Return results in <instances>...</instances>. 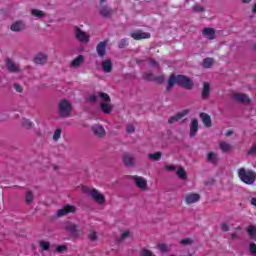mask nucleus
Here are the masks:
<instances>
[{"mask_svg":"<svg viewBox=\"0 0 256 256\" xmlns=\"http://www.w3.org/2000/svg\"><path fill=\"white\" fill-rule=\"evenodd\" d=\"M130 179H134L136 187L142 191H147V180L141 176H128Z\"/></svg>","mask_w":256,"mask_h":256,"instance_id":"nucleus-7","label":"nucleus"},{"mask_svg":"<svg viewBox=\"0 0 256 256\" xmlns=\"http://www.w3.org/2000/svg\"><path fill=\"white\" fill-rule=\"evenodd\" d=\"M75 38L80 41V43H89V34L81 30L78 26L74 27Z\"/></svg>","mask_w":256,"mask_h":256,"instance_id":"nucleus-4","label":"nucleus"},{"mask_svg":"<svg viewBox=\"0 0 256 256\" xmlns=\"http://www.w3.org/2000/svg\"><path fill=\"white\" fill-rule=\"evenodd\" d=\"M77 227H79L77 224H67L65 230L69 231L72 235H75L77 233Z\"/></svg>","mask_w":256,"mask_h":256,"instance_id":"nucleus-30","label":"nucleus"},{"mask_svg":"<svg viewBox=\"0 0 256 256\" xmlns=\"http://www.w3.org/2000/svg\"><path fill=\"white\" fill-rule=\"evenodd\" d=\"M142 79H144V81H155V75L151 72H147L143 74Z\"/></svg>","mask_w":256,"mask_h":256,"instance_id":"nucleus-37","label":"nucleus"},{"mask_svg":"<svg viewBox=\"0 0 256 256\" xmlns=\"http://www.w3.org/2000/svg\"><path fill=\"white\" fill-rule=\"evenodd\" d=\"M208 163H212V165H217L219 163V159L217 158V154L214 152H209L207 155Z\"/></svg>","mask_w":256,"mask_h":256,"instance_id":"nucleus-27","label":"nucleus"},{"mask_svg":"<svg viewBox=\"0 0 256 256\" xmlns=\"http://www.w3.org/2000/svg\"><path fill=\"white\" fill-rule=\"evenodd\" d=\"M200 199L201 195L197 193H191L186 195L185 202L187 203V205H193V203H197V201H200Z\"/></svg>","mask_w":256,"mask_h":256,"instance_id":"nucleus-16","label":"nucleus"},{"mask_svg":"<svg viewBox=\"0 0 256 256\" xmlns=\"http://www.w3.org/2000/svg\"><path fill=\"white\" fill-rule=\"evenodd\" d=\"M175 85H178L179 87H182L187 91H191L195 87V83L193 82V80L183 74H171L169 76L166 86L167 93H171V89H173Z\"/></svg>","mask_w":256,"mask_h":256,"instance_id":"nucleus-1","label":"nucleus"},{"mask_svg":"<svg viewBox=\"0 0 256 256\" xmlns=\"http://www.w3.org/2000/svg\"><path fill=\"white\" fill-rule=\"evenodd\" d=\"M236 229H241V227H237Z\"/></svg>","mask_w":256,"mask_h":256,"instance_id":"nucleus-63","label":"nucleus"},{"mask_svg":"<svg viewBox=\"0 0 256 256\" xmlns=\"http://www.w3.org/2000/svg\"><path fill=\"white\" fill-rule=\"evenodd\" d=\"M13 87L15 89V91H17V93H21L23 91V86H21L20 84H13Z\"/></svg>","mask_w":256,"mask_h":256,"instance_id":"nucleus-50","label":"nucleus"},{"mask_svg":"<svg viewBox=\"0 0 256 256\" xmlns=\"http://www.w3.org/2000/svg\"><path fill=\"white\" fill-rule=\"evenodd\" d=\"M90 196L96 203H99V205H103L105 203V196L97 191V189H92L89 192Z\"/></svg>","mask_w":256,"mask_h":256,"instance_id":"nucleus-12","label":"nucleus"},{"mask_svg":"<svg viewBox=\"0 0 256 256\" xmlns=\"http://www.w3.org/2000/svg\"><path fill=\"white\" fill-rule=\"evenodd\" d=\"M165 169L166 171H176L177 167L175 165H166Z\"/></svg>","mask_w":256,"mask_h":256,"instance_id":"nucleus-53","label":"nucleus"},{"mask_svg":"<svg viewBox=\"0 0 256 256\" xmlns=\"http://www.w3.org/2000/svg\"><path fill=\"white\" fill-rule=\"evenodd\" d=\"M251 205H254V207H256V198L251 199Z\"/></svg>","mask_w":256,"mask_h":256,"instance_id":"nucleus-58","label":"nucleus"},{"mask_svg":"<svg viewBox=\"0 0 256 256\" xmlns=\"http://www.w3.org/2000/svg\"><path fill=\"white\" fill-rule=\"evenodd\" d=\"M140 256H156V255L153 254L151 250L143 248L140 250Z\"/></svg>","mask_w":256,"mask_h":256,"instance_id":"nucleus-40","label":"nucleus"},{"mask_svg":"<svg viewBox=\"0 0 256 256\" xmlns=\"http://www.w3.org/2000/svg\"><path fill=\"white\" fill-rule=\"evenodd\" d=\"M131 37L135 39V41H141V39H151V33L138 30L131 33Z\"/></svg>","mask_w":256,"mask_h":256,"instance_id":"nucleus-11","label":"nucleus"},{"mask_svg":"<svg viewBox=\"0 0 256 256\" xmlns=\"http://www.w3.org/2000/svg\"><path fill=\"white\" fill-rule=\"evenodd\" d=\"M238 177L246 185H253L256 180V173L253 170H246L245 168L238 169Z\"/></svg>","mask_w":256,"mask_h":256,"instance_id":"nucleus-2","label":"nucleus"},{"mask_svg":"<svg viewBox=\"0 0 256 256\" xmlns=\"http://www.w3.org/2000/svg\"><path fill=\"white\" fill-rule=\"evenodd\" d=\"M5 63L8 73H19L21 71V68L11 58H6Z\"/></svg>","mask_w":256,"mask_h":256,"instance_id":"nucleus-10","label":"nucleus"},{"mask_svg":"<svg viewBox=\"0 0 256 256\" xmlns=\"http://www.w3.org/2000/svg\"><path fill=\"white\" fill-rule=\"evenodd\" d=\"M220 149L223 151V153H227L228 151H231V144L227 142H221Z\"/></svg>","mask_w":256,"mask_h":256,"instance_id":"nucleus-33","label":"nucleus"},{"mask_svg":"<svg viewBox=\"0 0 256 256\" xmlns=\"http://www.w3.org/2000/svg\"><path fill=\"white\" fill-rule=\"evenodd\" d=\"M248 251H250L252 256H256V244L254 242L250 243Z\"/></svg>","mask_w":256,"mask_h":256,"instance_id":"nucleus-43","label":"nucleus"},{"mask_svg":"<svg viewBox=\"0 0 256 256\" xmlns=\"http://www.w3.org/2000/svg\"><path fill=\"white\" fill-rule=\"evenodd\" d=\"M39 245L42 248V251H49V249H51V243L45 240L40 241Z\"/></svg>","mask_w":256,"mask_h":256,"instance_id":"nucleus-34","label":"nucleus"},{"mask_svg":"<svg viewBox=\"0 0 256 256\" xmlns=\"http://www.w3.org/2000/svg\"><path fill=\"white\" fill-rule=\"evenodd\" d=\"M123 161L126 167H134L135 165V157L131 154H124Z\"/></svg>","mask_w":256,"mask_h":256,"instance_id":"nucleus-22","label":"nucleus"},{"mask_svg":"<svg viewBox=\"0 0 256 256\" xmlns=\"http://www.w3.org/2000/svg\"><path fill=\"white\" fill-rule=\"evenodd\" d=\"M98 56L103 59L107 55V41L99 42L96 46Z\"/></svg>","mask_w":256,"mask_h":256,"instance_id":"nucleus-14","label":"nucleus"},{"mask_svg":"<svg viewBox=\"0 0 256 256\" xmlns=\"http://www.w3.org/2000/svg\"><path fill=\"white\" fill-rule=\"evenodd\" d=\"M131 232L129 231H125L124 233L121 234L120 238L117 239V243H121V241H125V239H127V237H129Z\"/></svg>","mask_w":256,"mask_h":256,"instance_id":"nucleus-44","label":"nucleus"},{"mask_svg":"<svg viewBox=\"0 0 256 256\" xmlns=\"http://www.w3.org/2000/svg\"><path fill=\"white\" fill-rule=\"evenodd\" d=\"M231 135H233V131L232 130H228L226 132V137H231Z\"/></svg>","mask_w":256,"mask_h":256,"instance_id":"nucleus-57","label":"nucleus"},{"mask_svg":"<svg viewBox=\"0 0 256 256\" xmlns=\"http://www.w3.org/2000/svg\"><path fill=\"white\" fill-rule=\"evenodd\" d=\"M163 157V153L161 152H155L153 154H148V159H151V161H159Z\"/></svg>","mask_w":256,"mask_h":256,"instance_id":"nucleus-31","label":"nucleus"},{"mask_svg":"<svg viewBox=\"0 0 256 256\" xmlns=\"http://www.w3.org/2000/svg\"><path fill=\"white\" fill-rule=\"evenodd\" d=\"M127 133H135V126L128 125L126 128Z\"/></svg>","mask_w":256,"mask_h":256,"instance_id":"nucleus-54","label":"nucleus"},{"mask_svg":"<svg viewBox=\"0 0 256 256\" xmlns=\"http://www.w3.org/2000/svg\"><path fill=\"white\" fill-rule=\"evenodd\" d=\"M251 0H241L242 3L248 4Z\"/></svg>","mask_w":256,"mask_h":256,"instance_id":"nucleus-60","label":"nucleus"},{"mask_svg":"<svg viewBox=\"0 0 256 256\" xmlns=\"http://www.w3.org/2000/svg\"><path fill=\"white\" fill-rule=\"evenodd\" d=\"M248 155L256 157V144L250 148V150L248 151Z\"/></svg>","mask_w":256,"mask_h":256,"instance_id":"nucleus-52","label":"nucleus"},{"mask_svg":"<svg viewBox=\"0 0 256 256\" xmlns=\"http://www.w3.org/2000/svg\"><path fill=\"white\" fill-rule=\"evenodd\" d=\"M202 35L206 37V39H208L209 41H213V39H215L216 37L215 29L211 27H206L203 29Z\"/></svg>","mask_w":256,"mask_h":256,"instance_id":"nucleus-17","label":"nucleus"},{"mask_svg":"<svg viewBox=\"0 0 256 256\" xmlns=\"http://www.w3.org/2000/svg\"><path fill=\"white\" fill-rule=\"evenodd\" d=\"M188 114H189V110L185 109L182 112H179V113L175 114L174 116L170 117L168 119V123L170 125H173V123H177V121H180V119H183V117H185V115H188Z\"/></svg>","mask_w":256,"mask_h":256,"instance_id":"nucleus-15","label":"nucleus"},{"mask_svg":"<svg viewBox=\"0 0 256 256\" xmlns=\"http://www.w3.org/2000/svg\"><path fill=\"white\" fill-rule=\"evenodd\" d=\"M88 239L90 241H97L99 238L97 237V232L93 231L88 235Z\"/></svg>","mask_w":256,"mask_h":256,"instance_id":"nucleus-48","label":"nucleus"},{"mask_svg":"<svg viewBox=\"0 0 256 256\" xmlns=\"http://www.w3.org/2000/svg\"><path fill=\"white\" fill-rule=\"evenodd\" d=\"M154 81L156 83H158L159 85H163V83H165V76H163V75H160L157 77L154 76Z\"/></svg>","mask_w":256,"mask_h":256,"instance_id":"nucleus-45","label":"nucleus"},{"mask_svg":"<svg viewBox=\"0 0 256 256\" xmlns=\"http://www.w3.org/2000/svg\"><path fill=\"white\" fill-rule=\"evenodd\" d=\"M197 131H199V120L193 118L190 123V137H195Z\"/></svg>","mask_w":256,"mask_h":256,"instance_id":"nucleus-19","label":"nucleus"},{"mask_svg":"<svg viewBox=\"0 0 256 256\" xmlns=\"http://www.w3.org/2000/svg\"><path fill=\"white\" fill-rule=\"evenodd\" d=\"M75 211H77V207L67 204L62 209L57 211V217H65V215H69V213H75Z\"/></svg>","mask_w":256,"mask_h":256,"instance_id":"nucleus-8","label":"nucleus"},{"mask_svg":"<svg viewBox=\"0 0 256 256\" xmlns=\"http://www.w3.org/2000/svg\"><path fill=\"white\" fill-rule=\"evenodd\" d=\"M126 45H129V43H127V39L125 38L121 39L118 43L119 49H125Z\"/></svg>","mask_w":256,"mask_h":256,"instance_id":"nucleus-46","label":"nucleus"},{"mask_svg":"<svg viewBox=\"0 0 256 256\" xmlns=\"http://www.w3.org/2000/svg\"><path fill=\"white\" fill-rule=\"evenodd\" d=\"M73 110V105L67 101V99H63L59 102L58 105V113L61 119H67V117H71V111Z\"/></svg>","mask_w":256,"mask_h":256,"instance_id":"nucleus-3","label":"nucleus"},{"mask_svg":"<svg viewBox=\"0 0 256 256\" xmlns=\"http://www.w3.org/2000/svg\"><path fill=\"white\" fill-rule=\"evenodd\" d=\"M192 11H194V13H203V12H205V7L195 5L192 7Z\"/></svg>","mask_w":256,"mask_h":256,"instance_id":"nucleus-42","label":"nucleus"},{"mask_svg":"<svg viewBox=\"0 0 256 256\" xmlns=\"http://www.w3.org/2000/svg\"><path fill=\"white\" fill-rule=\"evenodd\" d=\"M85 62V56L83 55H78L72 62L71 66L72 67H81L82 63Z\"/></svg>","mask_w":256,"mask_h":256,"instance_id":"nucleus-25","label":"nucleus"},{"mask_svg":"<svg viewBox=\"0 0 256 256\" xmlns=\"http://www.w3.org/2000/svg\"><path fill=\"white\" fill-rule=\"evenodd\" d=\"M231 239H237V234L232 233V234H231Z\"/></svg>","mask_w":256,"mask_h":256,"instance_id":"nucleus-59","label":"nucleus"},{"mask_svg":"<svg viewBox=\"0 0 256 256\" xmlns=\"http://www.w3.org/2000/svg\"><path fill=\"white\" fill-rule=\"evenodd\" d=\"M101 67L103 73H111V71H113V61H111V59L103 60Z\"/></svg>","mask_w":256,"mask_h":256,"instance_id":"nucleus-18","label":"nucleus"},{"mask_svg":"<svg viewBox=\"0 0 256 256\" xmlns=\"http://www.w3.org/2000/svg\"><path fill=\"white\" fill-rule=\"evenodd\" d=\"M32 15H34V17H38L39 19H43V17H45V13L37 9L32 10Z\"/></svg>","mask_w":256,"mask_h":256,"instance_id":"nucleus-38","label":"nucleus"},{"mask_svg":"<svg viewBox=\"0 0 256 256\" xmlns=\"http://www.w3.org/2000/svg\"><path fill=\"white\" fill-rule=\"evenodd\" d=\"M10 29L15 33H20L21 31H25L27 29V25H25V22L22 20H18L10 26Z\"/></svg>","mask_w":256,"mask_h":256,"instance_id":"nucleus-13","label":"nucleus"},{"mask_svg":"<svg viewBox=\"0 0 256 256\" xmlns=\"http://www.w3.org/2000/svg\"><path fill=\"white\" fill-rule=\"evenodd\" d=\"M63 132V130L61 128H57L54 132L53 135V140L54 141H59V139H61V133Z\"/></svg>","mask_w":256,"mask_h":256,"instance_id":"nucleus-39","label":"nucleus"},{"mask_svg":"<svg viewBox=\"0 0 256 256\" xmlns=\"http://www.w3.org/2000/svg\"><path fill=\"white\" fill-rule=\"evenodd\" d=\"M247 233H248L250 239H252V241H256V226L255 225L248 226Z\"/></svg>","mask_w":256,"mask_h":256,"instance_id":"nucleus-28","label":"nucleus"},{"mask_svg":"<svg viewBox=\"0 0 256 256\" xmlns=\"http://www.w3.org/2000/svg\"><path fill=\"white\" fill-rule=\"evenodd\" d=\"M221 231H223L224 233H227V231H229V224H227L226 222L222 223Z\"/></svg>","mask_w":256,"mask_h":256,"instance_id":"nucleus-51","label":"nucleus"},{"mask_svg":"<svg viewBox=\"0 0 256 256\" xmlns=\"http://www.w3.org/2000/svg\"><path fill=\"white\" fill-rule=\"evenodd\" d=\"M158 249L161 253H167L169 251L166 244H158Z\"/></svg>","mask_w":256,"mask_h":256,"instance_id":"nucleus-49","label":"nucleus"},{"mask_svg":"<svg viewBox=\"0 0 256 256\" xmlns=\"http://www.w3.org/2000/svg\"><path fill=\"white\" fill-rule=\"evenodd\" d=\"M232 98L237 103H242V105H251V99L247 94L236 93V94H233Z\"/></svg>","mask_w":256,"mask_h":256,"instance_id":"nucleus-6","label":"nucleus"},{"mask_svg":"<svg viewBox=\"0 0 256 256\" xmlns=\"http://www.w3.org/2000/svg\"><path fill=\"white\" fill-rule=\"evenodd\" d=\"M176 175L182 181H187V172L185 171V168H183V166H178V169L176 171Z\"/></svg>","mask_w":256,"mask_h":256,"instance_id":"nucleus-26","label":"nucleus"},{"mask_svg":"<svg viewBox=\"0 0 256 256\" xmlns=\"http://www.w3.org/2000/svg\"><path fill=\"white\" fill-rule=\"evenodd\" d=\"M194 243V240L191 238H185L180 241V245H183L184 247H187V245H191Z\"/></svg>","mask_w":256,"mask_h":256,"instance_id":"nucleus-41","label":"nucleus"},{"mask_svg":"<svg viewBox=\"0 0 256 256\" xmlns=\"http://www.w3.org/2000/svg\"><path fill=\"white\" fill-rule=\"evenodd\" d=\"M22 127H24L25 129H32L33 128V122H31L29 119L24 118L22 120Z\"/></svg>","mask_w":256,"mask_h":256,"instance_id":"nucleus-35","label":"nucleus"},{"mask_svg":"<svg viewBox=\"0 0 256 256\" xmlns=\"http://www.w3.org/2000/svg\"><path fill=\"white\" fill-rule=\"evenodd\" d=\"M252 50H253V51H256V44H253V45H252Z\"/></svg>","mask_w":256,"mask_h":256,"instance_id":"nucleus-62","label":"nucleus"},{"mask_svg":"<svg viewBox=\"0 0 256 256\" xmlns=\"http://www.w3.org/2000/svg\"><path fill=\"white\" fill-rule=\"evenodd\" d=\"M34 63L36 65H45L47 63V54L39 53L34 58Z\"/></svg>","mask_w":256,"mask_h":256,"instance_id":"nucleus-23","label":"nucleus"},{"mask_svg":"<svg viewBox=\"0 0 256 256\" xmlns=\"http://www.w3.org/2000/svg\"><path fill=\"white\" fill-rule=\"evenodd\" d=\"M92 132L95 135V137H98V139H103V137H105V135H107L105 128L101 124L93 125Z\"/></svg>","mask_w":256,"mask_h":256,"instance_id":"nucleus-9","label":"nucleus"},{"mask_svg":"<svg viewBox=\"0 0 256 256\" xmlns=\"http://www.w3.org/2000/svg\"><path fill=\"white\" fill-rule=\"evenodd\" d=\"M33 199H35V195L33 194V191L28 190V191L26 192V195H25V202H26L28 205H31V203H33Z\"/></svg>","mask_w":256,"mask_h":256,"instance_id":"nucleus-29","label":"nucleus"},{"mask_svg":"<svg viewBox=\"0 0 256 256\" xmlns=\"http://www.w3.org/2000/svg\"><path fill=\"white\" fill-rule=\"evenodd\" d=\"M89 101L90 103H97V96H95V94H91L89 96Z\"/></svg>","mask_w":256,"mask_h":256,"instance_id":"nucleus-55","label":"nucleus"},{"mask_svg":"<svg viewBox=\"0 0 256 256\" xmlns=\"http://www.w3.org/2000/svg\"><path fill=\"white\" fill-rule=\"evenodd\" d=\"M99 15L102 16L103 19H111V17H113V9L107 4H101Z\"/></svg>","mask_w":256,"mask_h":256,"instance_id":"nucleus-5","label":"nucleus"},{"mask_svg":"<svg viewBox=\"0 0 256 256\" xmlns=\"http://www.w3.org/2000/svg\"><path fill=\"white\" fill-rule=\"evenodd\" d=\"M99 97H101V99H102V101H104V103H111V97L109 96V94H107L105 92H100Z\"/></svg>","mask_w":256,"mask_h":256,"instance_id":"nucleus-36","label":"nucleus"},{"mask_svg":"<svg viewBox=\"0 0 256 256\" xmlns=\"http://www.w3.org/2000/svg\"><path fill=\"white\" fill-rule=\"evenodd\" d=\"M100 109H101L102 113H105V115H109L111 113V111H113V105H111L108 102L100 103Z\"/></svg>","mask_w":256,"mask_h":256,"instance_id":"nucleus-24","label":"nucleus"},{"mask_svg":"<svg viewBox=\"0 0 256 256\" xmlns=\"http://www.w3.org/2000/svg\"><path fill=\"white\" fill-rule=\"evenodd\" d=\"M67 251V245H59L56 247V253H63Z\"/></svg>","mask_w":256,"mask_h":256,"instance_id":"nucleus-47","label":"nucleus"},{"mask_svg":"<svg viewBox=\"0 0 256 256\" xmlns=\"http://www.w3.org/2000/svg\"><path fill=\"white\" fill-rule=\"evenodd\" d=\"M203 67L205 69H211L213 67V58H205L203 60Z\"/></svg>","mask_w":256,"mask_h":256,"instance_id":"nucleus-32","label":"nucleus"},{"mask_svg":"<svg viewBox=\"0 0 256 256\" xmlns=\"http://www.w3.org/2000/svg\"><path fill=\"white\" fill-rule=\"evenodd\" d=\"M209 95H211V84L204 82L201 97L203 100H206L209 99Z\"/></svg>","mask_w":256,"mask_h":256,"instance_id":"nucleus-20","label":"nucleus"},{"mask_svg":"<svg viewBox=\"0 0 256 256\" xmlns=\"http://www.w3.org/2000/svg\"><path fill=\"white\" fill-rule=\"evenodd\" d=\"M200 119L206 127H213V122L211 121V116L209 114L201 112Z\"/></svg>","mask_w":256,"mask_h":256,"instance_id":"nucleus-21","label":"nucleus"},{"mask_svg":"<svg viewBox=\"0 0 256 256\" xmlns=\"http://www.w3.org/2000/svg\"><path fill=\"white\" fill-rule=\"evenodd\" d=\"M149 64L151 67H159V63L155 59H150Z\"/></svg>","mask_w":256,"mask_h":256,"instance_id":"nucleus-56","label":"nucleus"},{"mask_svg":"<svg viewBox=\"0 0 256 256\" xmlns=\"http://www.w3.org/2000/svg\"><path fill=\"white\" fill-rule=\"evenodd\" d=\"M252 11H253V13H256V2H255V5H254Z\"/></svg>","mask_w":256,"mask_h":256,"instance_id":"nucleus-61","label":"nucleus"}]
</instances>
